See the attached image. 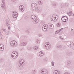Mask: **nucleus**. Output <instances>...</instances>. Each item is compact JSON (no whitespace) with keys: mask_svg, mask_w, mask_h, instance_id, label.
Wrapping results in <instances>:
<instances>
[{"mask_svg":"<svg viewBox=\"0 0 74 74\" xmlns=\"http://www.w3.org/2000/svg\"><path fill=\"white\" fill-rule=\"evenodd\" d=\"M60 24H59V23H58V24H57V26L58 27H59V26H60Z\"/></svg>","mask_w":74,"mask_h":74,"instance_id":"33","label":"nucleus"},{"mask_svg":"<svg viewBox=\"0 0 74 74\" xmlns=\"http://www.w3.org/2000/svg\"><path fill=\"white\" fill-rule=\"evenodd\" d=\"M3 46L4 47V45L0 44V51H2L3 50V47H2Z\"/></svg>","mask_w":74,"mask_h":74,"instance_id":"18","label":"nucleus"},{"mask_svg":"<svg viewBox=\"0 0 74 74\" xmlns=\"http://www.w3.org/2000/svg\"><path fill=\"white\" fill-rule=\"evenodd\" d=\"M42 11V9L41 8H38V12H37L38 13L39 12H41Z\"/></svg>","mask_w":74,"mask_h":74,"instance_id":"19","label":"nucleus"},{"mask_svg":"<svg viewBox=\"0 0 74 74\" xmlns=\"http://www.w3.org/2000/svg\"><path fill=\"white\" fill-rule=\"evenodd\" d=\"M8 29L9 30H10V27H8Z\"/></svg>","mask_w":74,"mask_h":74,"instance_id":"38","label":"nucleus"},{"mask_svg":"<svg viewBox=\"0 0 74 74\" xmlns=\"http://www.w3.org/2000/svg\"><path fill=\"white\" fill-rule=\"evenodd\" d=\"M65 16V17H66V18L67 16Z\"/></svg>","mask_w":74,"mask_h":74,"instance_id":"43","label":"nucleus"},{"mask_svg":"<svg viewBox=\"0 0 74 74\" xmlns=\"http://www.w3.org/2000/svg\"><path fill=\"white\" fill-rule=\"evenodd\" d=\"M31 18L34 21V23H37V17L34 15H32L31 16Z\"/></svg>","mask_w":74,"mask_h":74,"instance_id":"4","label":"nucleus"},{"mask_svg":"<svg viewBox=\"0 0 74 74\" xmlns=\"http://www.w3.org/2000/svg\"><path fill=\"white\" fill-rule=\"evenodd\" d=\"M64 17H65V16H62V18L61 20L62 22H66V21H68V17H66V19H65V18H63H63H64Z\"/></svg>","mask_w":74,"mask_h":74,"instance_id":"10","label":"nucleus"},{"mask_svg":"<svg viewBox=\"0 0 74 74\" xmlns=\"http://www.w3.org/2000/svg\"><path fill=\"white\" fill-rule=\"evenodd\" d=\"M10 45L12 47H16L18 45V43L16 41L13 40L10 43Z\"/></svg>","mask_w":74,"mask_h":74,"instance_id":"5","label":"nucleus"},{"mask_svg":"<svg viewBox=\"0 0 74 74\" xmlns=\"http://www.w3.org/2000/svg\"><path fill=\"white\" fill-rule=\"evenodd\" d=\"M25 8V7H24V6L23 5H20L19 6V9L22 12L24 11V9Z\"/></svg>","mask_w":74,"mask_h":74,"instance_id":"11","label":"nucleus"},{"mask_svg":"<svg viewBox=\"0 0 74 74\" xmlns=\"http://www.w3.org/2000/svg\"><path fill=\"white\" fill-rule=\"evenodd\" d=\"M73 45H74V43L73 44Z\"/></svg>","mask_w":74,"mask_h":74,"instance_id":"46","label":"nucleus"},{"mask_svg":"<svg viewBox=\"0 0 74 74\" xmlns=\"http://www.w3.org/2000/svg\"><path fill=\"white\" fill-rule=\"evenodd\" d=\"M41 73L42 74H48V72L45 69H43L41 71Z\"/></svg>","mask_w":74,"mask_h":74,"instance_id":"9","label":"nucleus"},{"mask_svg":"<svg viewBox=\"0 0 74 74\" xmlns=\"http://www.w3.org/2000/svg\"><path fill=\"white\" fill-rule=\"evenodd\" d=\"M48 29V25H43L42 27V30L44 32H46Z\"/></svg>","mask_w":74,"mask_h":74,"instance_id":"8","label":"nucleus"},{"mask_svg":"<svg viewBox=\"0 0 74 74\" xmlns=\"http://www.w3.org/2000/svg\"><path fill=\"white\" fill-rule=\"evenodd\" d=\"M5 24H6V25L7 26H9V25H10V22L8 20L6 21V23Z\"/></svg>","mask_w":74,"mask_h":74,"instance_id":"17","label":"nucleus"},{"mask_svg":"<svg viewBox=\"0 0 74 74\" xmlns=\"http://www.w3.org/2000/svg\"><path fill=\"white\" fill-rule=\"evenodd\" d=\"M13 17L14 18H16L18 16V13L15 11H14L12 13Z\"/></svg>","mask_w":74,"mask_h":74,"instance_id":"7","label":"nucleus"},{"mask_svg":"<svg viewBox=\"0 0 74 74\" xmlns=\"http://www.w3.org/2000/svg\"><path fill=\"white\" fill-rule=\"evenodd\" d=\"M41 23H42V24H43L44 23V22L43 21H41Z\"/></svg>","mask_w":74,"mask_h":74,"instance_id":"39","label":"nucleus"},{"mask_svg":"<svg viewBox=\"0 0 74 74\" xmlns=\"http://www.w3.org/2000/svg\"><path fill=\"white\" fill-rule=\"evenodd\" d=\"M70 47H71V45L70 44Z\"/></svg>","mask_w":74,"mask_h":74,"instance_id":"41","label":"nucleus"},{"mask_svg":"<svg viewBox=\"0 0 74 74\" xmlns=\"http://www.w3.org/2000/svg\"><path fill=\"white\" fill-rule=\"evenodd\" d=\"M1 6L2 8H4V4H3V3H1Z\"/></svg>","mask_w":74,"mask_h":74,"instance_id":"28","label":"nucleus"},{"mask_svg":"<svg viewBox=\"0 0 74 74\" xmlns=\"http://www.w3.org/2000/svg\"><path fill=\"white\" fill-rule=\"evenodd\" d=\"M38 36L39 37H42V34H38Z\"/></svg>","mask_w":74,"mask_h":74,"instance_id":"32","label":"nucleus"},{"mask_svg":"<svg viewBox=\"0 0 74 74\" xmlns=\"http://www.w3.org/2000/svg\"><path fill=\"white\" fill-rule=\"evenodd\" d=\"M59 38L61 40H63V38H62V37H59Z\"/></svg>","mask_w":74,"mask_h":74,"instance_id":"36","label":"nucleus"},{"mask_svg":"<svg viewBox=\"0 0 74 74\" xmlns=\"http://www.w3.org/2000/svg\"><path fill=\"white\" fill-rule=\"evenodd\" d=\"M3 36L1 35V34L0 33V40H1V39H3Z\"/></svg>","mask_w":74,"mask_h":74,"instance_id":"27","label":"nucleus"},{"mask_svg":"<svg viewBox=\"0 0 74 74\" xmlns=\"http://www.w3.org/2000/svg\"><path fill=\"white\" fill-rule=\"evenodd\" d=\"M39 54L40 56V57H42L44 56V53H43V52L42 51L40 52Z\"/></svg>","mask_w":74,"mask_h":74,"instance_id":"14","label":"nucleus"},{"mask_svg":"<svg viewBox=\"0 0 74 74\" xmlns=\"http://www.w3.org/2000/svg\"><path fill=\"white\" fill-rule=\"evenodd\" d=\"M12 1V2H16V1H17V0H11Z\"/></svg>","mask_w":74,"mask_h":74,"instance_id":"31","label":"nucleus"},{"mask_svg":"<svg viewBox=\"0 0 74 74\" xmlns=\"http://www.w3.org/2000/svg\"><path fill=\"white\" fill-rule=\"evenodd\" d=\"M57 48H62V46L60 45H59L57 46L56 47Z\"/></svg>","mask_w":74,"mask_h":74,"instance_id":"24","label":"nucleus"},{"mask_svg":"<svg viewBox=\"0 0 74 74\" xmlns=\"http://www.w3.org/2000/svg\"><path fill=\"white\" fill-rule=\"evenodd\" d=\"M37 73V70L36 69H34V70H32V74H35Z\"/></svg>","mask_w":74,"mask_h":74,"instance_id":"20","label":"nucleus"},{"mask_svg":"<svg viewBox=\"0 0 74 74\" xmlns=\"http://www.w3.org/2000/svg\"><path fill=\"white\" fill-rule=\"evenodd\" d=\"M12 57L13 59H15L18 57V52H17L14 51L12 53Z\"/></svg>","mask_w":74,"mask_h":74,"instance_id":"2","label":"nucleus"},{"mask_svg":"<svg viewBox=\"0 0 74 74\" xmlns=\"http://www.w3.org/2000/svg\"><path fill=\"white\" fill-rule=\"evenodd\" d=\"M2 2L3 3V5H4V4H5V0H2Z\"/></svg>","mask_w":74,"mask_h":74,"instance_id":"29","label":"nucleus"},{"mask_svg":"<svg viewBox=\"0 0 74 74\" xmlns=\"http://www.w3.org/2000/svg\"><path fill=\"white\" fill-rule=\"evenodd\" d=\"M27 49H28V50H30V49H31V47H27Z\"/></svg>","mask_w":74,"mask_h":74,"instance_id":"34","label":"nucleus"},{"mask_svg":"<svg viewBox=\"0 0 74 74\" xmlns=\"http://www.w3.org/2000/svg\"><path fill=\"white\" fill-rule=\"evenodd\" d=\"M38 3L39 5H42V1H38Z\"/></svg>","mask_w":74,"mask_h":74,"instance_id":"22","label":"nucleus"},{"mask_svg":"<svg viewBox=\"0 0 74 74\" xmlns=\"http://www.w3.org/2000/svg\"><path fill=\"white\" fill-rule=\"evenodd\" d=\"M33 49L34 50H37V46H34L33 47Z\"/></svg>","mask_w":74,"mask_h":74,"instance_id":"26","label":"nucleus"},{"mask_svg":"<svg viewBox=\"0 0 74 74\" xmlns=\"http://www.w3.org/2000/svg\"><path fill=\"white\" fill-rule=\"evenodd\" d=\"M54 74H60V72L59 71L55 70L54 71Z\"/></svg>","mask_w":74,"mask_h":74,"instance_id":"15","label":"nucleus"},{"mask_svg":"<svg viewBox=\"0 0 74 74\" xmlns=\"http://www.w3.org/2000/svg\"><path fill=\"white\" fill-rule=\"evenodd\" d=\"M49 29H53V25L51 24V23H49L48 24Z\"/></svg>","mask_w":74,"mask_h":74,"instance_id":"13","label":"nucleus"},{"mask_svg":"<svg viewBox=\"0 0 74 74\" xmlns=\"http://www.w3.org/2000/svg\"><path fill=\"white\" fill-rule=\"evenodd\" d=\"M64 19H66V18H65Z\"/></svg>","mask_w":74,"mask_h":74,"instance_id":"45","label":"nucleus"},{"mask_svg":"<svg viewBox=\"0 0 74 74\" xmlns=\"http://www.w3.org/2000/svg\"><path fill=\"white\" fill-rule=\"evenodd\" d=\"M63 28H61L59 30L55 32V34H58L62 30H63Z\"/></svg>","mask_w":74,"mask_h":74,"instance_id":"16","label":"nucleus"},{"mask_svg":"<svg viewBox=\"0 0 74 74\" xmlns=\"http://www.w3.org/2000/svg\"><path fill=\"white\" fill-rule=\"evenodd\" d=\"M36 42H37V41H36Z\"/></svg>","mask_w":74,"mask_h":74,"instance_id":"47","label":"nucleus"},{"mask_svg":"<svg viewBox=\"0 0 74 74\" xmlns=\"http://www.w3.org/2000/svg\"><path fill=\"white\" fill-rule=\"evenodd\" d=\"M53 7L54 8H56L57 7V4L56 3H54L53 4Z\"/></svg>","mask_w":74,"mask_h":74,"instance_id":"25","label":"nucleus"},{"mask_svg":"<svg viewBox=\"0 0 74 74\" xmlns=\"http://www.w3.org/2000/svg\"><path fill=\"white\" fill-rule=\"evenodd\" d=\"M73 29H72L71 30V31H73Z\"/></svg>","mask_w":74,"mask_h":74,"instance_id":"40","label":"nucleus"},{"mask_svg":"<svg viewBox=\"0 0 74 74\" xmlns=\"http://www.w3.org/2000/svg\"><path fill=\"white\" fill-rule=\"evenodd\" d=\"M73 16H74V14L73 15Z\"/></svg>","mask_w":74,"mask_h":74,"instance_id":"44","label":"nucleus"},{"mask_svg":"<svg viewBox=\"0 0 74 74\" xmlns=\"http://www.w3.org/2000/svg\"><path fill=\"white\" fill-rule=\"evenodd\" d=\"M45 48L46 49L48 50L51 48V45L49 42H47L45 45Z\"/></svg>","mask_w":74,"mask_h":74,"instance_id":"6","label":"nucleus"},{"mask_svg":"<svg viewBox=\"0 0 74 74\" xmlns=\"http://www.w3.org/2000/svg\"><path fill=\"white\" fill-rule=\"evenodd\" d=\"M3 32L4 33H5V29H3Z\"/></svg>","mask_w":74,"mask_h":74,"instance_id":"35","label":"nucleus"},{"mask_svg":"<svg viewBox=\"0 0 74 74\" xmlns=\"http://www.w3.org/2000/svg\"><path fill=\"white\" fill-rule=\"evenodd\" d=\"M19 64L18 66L20 67H22L25 64V61L23 60H21L19 61Z\"/></svg>","mask_w":74,"mask_h":74,"instance_id":"3","label":"nucleus"},{"mask_svg":"<svg viewBox=\"0 0 74 74\" xmlns=\"http://www.w3.org/2000/svg\"><path fill=\"white\" fill-rule=\"evenodd\" d=\"M54 62H51V64H52V66H54Z\"/></svg>","mask_w":74,"mask_h":74,"instance_id":"30","label":"nucleus"},{"mask_svg":"<svg viewBox=\"0 0 74 74\" xmlns=\"http://www.w3.org/2000/svg\"><path fill=\"white\" fill-rule=\"evenodd\" d=\"M31 9L33 10V11H37V4L35 3H33L31 5Z\"/></svg>","mask_w":74,"mask_h":74,"instance_id":"1","label":"nucleus"},{"mask_svg":"<svg viewBox=\"0 0 74 74\" xmlns=\"http://www.w3.org/2000/svg\"><path fill=\"white\" fill-rule=\"evenodd\" d=\"M67 14L69 16H71L73 15V13L72 11H70L69 13H67Z\"/></svg>","mask_w":74,"mask_h":74,"instance_id":"21","label":"nucleus"},{"mask_svg":"<svg viewBox=\"0 0 74 74\" xmlns=\"http://www.w3.org/2000/svg\"><path fill=\"white\" fill-rule=\"evenodd\" d=\"M71 61L70 60H68L67 61V63H68V66H69L70 64H71Z\"/></svg>","mask_w":74,"mask_h":74,"instance_id":"23","label":"nucleus"},{"mask_svg":"<svg viewBox=\"0 0 74 74\" xmlns=\"http://www.w3.org/2000/svg\"><path fill=\"white\" fill-rule=\"evenodd\" d=\"M27 44V42H21L20 44V46H26V45Z\"/></svg>","mask_w":74,"mask_h":74,"instance_id":"12","label":"nucleus"},{"mask_svg":"<svg viewBox=\"0 0 74 74\" xmlns=\"http://www.w3.org/2000/svg\"><path fill=\"white\" fill-rule=\"evenodd\" d=\"M55 19H56V17H55Z\"/></svg>","mask_w":74,"mask_h":74,"instance_id":"42","label":"nucleus"},{"mask_svg":"<svg viewBox=\"0 0 74 74\" xmlns=\"http://www.w3.org/2000/svg\"><path fill=\"white\" fill-rule=\"evenodd\" d=\"M7 34H9V33H10V32H7Z\"/></svg>","mask_w":74,"mask_h":74,"instance_id":"37","label":"nucleus"}]
</instances>
